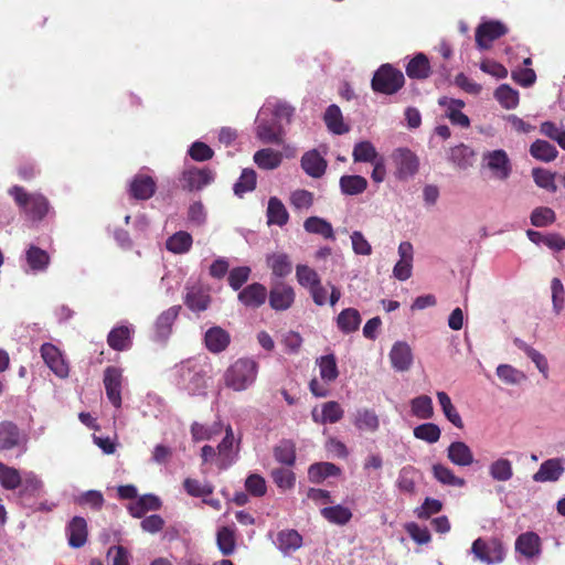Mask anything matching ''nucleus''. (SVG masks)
<instances>
[{
  "instance_id": "f257e3e1",
  "label": "nucleus",
  "mask_w": 565,
  "mask_h": 565,
  "mask_svg": "<svg viewBox=\"0 0 565 565\" xmlns=\"http://www.w3.org/2000/svg\"><path fill=\"white\" fill-rule=\"evenodd\" d=\"M9 194L26 218L32 222L42 221L50 212V202L41 193H29L23 186L13 185Z\"/></svg>"
},
{
  "instance_id": "f03ea898",
  "label": "nucleus",
  "mask_w": 565,
  "mask_h": 565,
  "mask_svg": "<svg viewBox=\"0 0 565 565\" xmlns=\"http://www.w3.org/2000/svg\"><path fill=\"white\" fill-rule=\"evenodd\" d=\"M257 363L247 358L236 360L225 372L224 382L234 391H244L254 383L257 376Z\"/></svg>"
},
{
  "instance_id": "7ed1b4c3",
  "label": "nucleus",
  "mask_w": 565,
  "mask_h": 565,
  "mask_svg": "<svg viewBox=\"0 0 565 565\" xmlns=\"http://www.w3.org/2000/svg\"><path fill=\"white\" fill-rule=\"evenodd\" d=\"M29 434L12 420L0 422V451H18L23 455L28 450Z\"/></svg>"
},
{
  "instance_id": "20e7f679",
  "label": "nucleus",
  "mask_w": 565,
  "mask_h": 565,
  "mask_svg": "<svg viewBox=\"0 0 565 565\" xmlns=\"http://www.w3.org/2000/svg\"><path fill=\"white\" fill-rule=\"evenodd\" d=\"M405 84L404 74L391 64H383L374 73L371 86L375 93L393 95Z\"/></svg>"
},
{
  "instance_id": "39448f33",
  "label": "nucleus",
  "mask_w": 565,
  "mask_h": 565,
  "mask_svg": "<svg viewBox=\"0 0 565 565\" xmlns=\"http://www.w3.org/2000/svg\"><path fill=\"white\" fill-rule=\"evenodd\" d=\"M178 374L179 384L192 395L206 387L204 371L198 364L182 363L178 369Z\"/></svg>"
},
{
  "instance_id": "423d86ee",
  "label": "nucleus",
  "mask_w": 565,
  "mask_h": 565,
  "mask_svg": "<svg viewBox=\"0 0 565 565\" xmlns=\"http://www.w3.org/2000/svg\"><path fill=\"white\" fill-rule=\"evenodd\" d=\"M267 298L273 310L286 311L292 307L296 294L292 286L279 280L271 284Z\"/></svg>"
},
{
  "instance_id": "0eeeda50",
  "label": "nucleus",
  "mask_w": 565,
  "mask_h": 565,
  "mask_svg": "<svg viewBox=\"0 0 565 565\" xmlns=\"http://www.w3.org/2000/svg\"><path fill=\"white\" fill-rule=\"evenodd\" d=\"M471 550L480 561L487 564L500 563L505 555L503 545L498 540H492L490 543H487L482 539H477L472 543Z\"/></svg>"
},
{
  "instance_id": "6e6552de",
  "label": "nucleus",
  "mask_w": 565,
  "mask_h": 565,
  "mask_svg": "<svg viewBox=\"0 0 565 565\" xmlns=\"http://www.w3.org/2000/svg\"><path fill=\"white\" fill-rule=\"evenodd\" d=\"M483 162H486L487 168L495 179L507 180L512 172L511 161L502 149L486 152L483 154Z\"/></svg>"
},
{
  "instance_id": "1a4fd4ad",
  "label": "nucleus",
  "mask_w": 565,
  "mask_h": 565,
  "mask_svg": "<svg viewBox=\"0 0 565 565\" xmlns=\"http://www.w3.org/2000/svg\"><path fill=\"white\" fill-rule=\"evenodd\" d=\"M508 28L500 21L481 23L476 30V43L480 50H488L492 42L505 35Z\"/></svg>"
},
{
  "instance_id": "9d476101",
  "label": "nucleus",
  "mask_w": 565,
  "mask_h": 565,
  "mask_svg": "<svg viewBox=\"0 0 565 565\" xmlns=\"http://www.w3.org/2000/svg\"><path fill=\"white\" fill-rule=\"evenodd\" d=\"M103 382L107 398L109 399L114 407L120 408L122 387L121 370L115 366H107L104 371Z\"/></svg>"
},
{
  "instance_id": "9b49d317",
  "label": "nucleus",
  "mask_w": 565,
  "mask_h": 565,
  "mask_svg": "<svg viewBox=\"0 0 565 565\" xmlns=\"http://www.w3.org/2000/svg\"><path fill=\"white\" fill-rule=\"evenodd\" d=\"M183 302L191 311L199 313L209 308L211 303V296L209 290L201 284H188L185 286Z\"/></svg>"
},
{
  "instance_id": "f8f14e48",
  "label": "nucleus",
  "mask_w": 565,
  "mask_h": 565,
  "mask_svg": "<svg viewBox=\"0 0 565 565\" xmlns=\"http://www.w3.org/2000/svg\"><path fill=\"white\" fill-rule=\"evenodd\" d=\"M157 191L156 180L148 174L138 173L136 174L128 188L129 195L138 201H147L151 199Z\"/></svg>"
},
{
  "instance_id": "ddd939ff",
  "label": "nucleus",
  "mask_w": 565,
  "mask_h": 565,
  "mask_svg": "<svg viewBox=\"0 0 565 565\" xmlns=\"http://www.w3.org/2000/svg\"><path fill=\"white\" fill-rule=\"evenodd\" d=\"M214 181V173L207 168H191L182 173V188L192 192L199 191Z\"/></svg>"
},
{
  "instance_id": "4468645a",
  "label": "nucleus",
  "mask_w": 565,
  "mask_h": 565,
  "mask_svg": "<svg viewBox=\"0 0 565 565\" xmlns=\"http://www.w3.org/2000/svg\"><path fill=\"white\" fill-rule=\"evenodd\" d=\"M41 355L45 364L61 379L67 377L68 364L63 359L61 351L52 343H44L41 347Z\"/></svg>"
},
{
  "instance_id": "2eb2a0df",
  "label": "nucleus",
  "mask_w": 565,
  "mask_h": 565,
  "mask_svg": "<svg viewBox=\"0 0 565 565\" xmlns=\"http://www.w3.org/2000/svg\"><path fill=\"white\" fill-rule=\"evenodd\" d=\"M394 158L396 173L399 179H408L418 171V158L409 149H398Z\"/></svg>"
},
{
  "instance_id": "dca6fc26",
  "label": "nucleus",
  "mask_w": 565,
  "mask_h": 565,
  "mask_svg": "<svg viewBox=\"0 0 565 565\" xmlns=\"http://www.w3.org/2000/svg\"><path fill=\"white\" fill-rule=\"evenodd\" d=\"M267 289L260 282H253L243 288L238 294V300L247 308L257 309L265 303Z\"/></svg>"
},
{
  "instance_id": "f3484780",
  "label": "nucleus",
  "mask_w": 565,
  "mask_h": 565,
  "mask_svg": "<svg viewBox=\"0 0 565 565\" xmlns=\"http://www.w3.org/2000/svg\"><path fill=\"white\" fill-rule=\"evenodd\" d=\"M390 360L394 370L408 371L413 364V352L409 344L404 341L395 342L390 352Z\"/></svg>"
},
{
  "instance_id": "a211bd4d",
  "label": "nucleus",
  "mask_w": 565,
  "mask_h": 565,
  "mask_svg": "<svg viewBox=\"0 0 565 565\" xmlns=\"http://www.w3.org/2000/svg\"><path fill=\"white\" fill-rule=\"evenodd\" d=\"M230 343V333L218 326L211 327L204 334V344L211 353L217 354L225 351Z\"/></svg>"
},
{
  "instance_id": "6ab92c4d",
  "label": "nucleus",
  "mask_w": 565,
  "mask_h": 565,
  "mask_svg": "<svg viewBox=\"0 0 565 565\" xmlns=\"http://www.w3.org/2000/svg\"><path fill=\"white\" fill-rule=\"evenodd\" d=\"M66 534L71 547L84 546L88 536L86 520L82 516H74L66 526Z\"/></svg>"
},
{
  "instance_id": "aec40b11",
  "label": "nucleus",
  "mask_w": 565,
  "mask_h": 565,
  "mask_svg": "<svg viewBox=\"0 0 565 565\" xmlns=\"http://www.w3.org/2000/svg\"><path fill=\"white\" fill-rule=\"evenodd\" d=\"M564 472V467L557 458L543 461L539 470L533 475L535 482H555Z\"/></svg>"
},
{
  "instance_id": "412c9836",
  "label": "nucleus",
  "mask_w": 565,
  "mask_h": 565,
  "mask_svg": "<svg viewBox=\"0 0 565 565\" xmlns=\"http://www.w3.org/2000/svg\"><path fill=\"white\" fill-rule=\"evenodd\" d=\"M447 458L459 467H468L473 463V452L463 441H452L447 448Z\"/></svg>"
},
{
  "instance_id": "4be33fe9",
  "label": "nucleus",
  "mask_w": 565,
  "mask_h": 565,
  "mask_svg": "<svg viewBox=\"0 0 565 565\" xmlns=\"http://www.w3.org/2000/svg\"><path fill=\"white\" fill-rule=\"evenodd\" d=\"M275 460L285 466L294 467L297 459L296 444L291 439H281L273 448Z\"/></svg>"
},
{
  "instance_id": "5701e85b",
  "label": "nucleus",
  "mask_w": 565,
  "mask_h": 565,
  "mask_svg": "<svg viewBox=\"0 0 565 565\" xmlns=\"http://www.w3.org/2000/svg\"><path fill=\"white\" fill-rule=\"evenodd\" d=\"M134 330L127 326L113 328L107 335L108 345L115 351H126L131 348Z\"/></svg>"
},
{
  "instance_id": "b1692460",
  "label": "nucleus",
  "mask_w": 565,
  "mask_h": 565,
  "mask_svg": "<svg viewBox=\"0 0 565 565\" xmlns=\"http://www.w3.org/2000/svg\"><path fill=\"white\" fill-rule=\"evenodd\" d=\"M301 168L312 178H320L327 169V161L317 150L306 152L301 158Z\"/></svg>"
},
{
  "instance_id": "393cba45",
  "label": "nucleus",
  "mask_w": 565,
  "mask_h": 565,
  "mask_svg": "<svg viewBox=\"0 0 565 565\" xmlns=\"http://www.w3.org/2000/svg\"><path fill=\"white\" fill-rule=\"evenodd\" d=\"M266 216L268 225H278L281 227L289 221V213L281 200L277 196L269 198Z\"/></svg>"
},
{
  "instance_id": "a878e982",
  "label": "nucleus",
  "mask_w": 565,
  "mask_h": 565,
  "mask_svg": "<svg viewBox=\"0 0 565 565\" xmlns=\"http://www.w3.org/2000/svg\"><path fill=\"white\" fill-rule=\"evenodd\" d=\"M439 105L448 107V118L452 125H457L462 128H468L470 126L469 117L460 110V108L465 106V103L461 99L443 97L439 99Z\"/></svg>"
},
{
  "instance_id": "bb28decb",
  "label": "nucleus",
  "mask_w": 565,
  "mask_h": 565,
  "mask_svg": "<svg viewBox=\"0 0 565 565\" xmlns=\"http://www.w3.org/2000/svg\"><path fill=\"white\" fill-rule=\"evenodd\" d=\"M430 73V63L424 53L416 54L406 65V74L409 78L426 79Z\"/></svg>"
},
{
  "instance_id": "cd10ccee",
  "label": "nucleus",
  "mask_w": 565,
  "mask_h": 565,
  "mask_svg": "<svg viewBox=\"0 0 565 565\" xmlns=\"http://www.w3.org/2000/svg\"><path fill=\"white\" fill-rule=\"evenodd\" d=\"M254 162L262 170L277 169L282 161L281 152L271 148H264L254 153Z\"/></svg>"
},
{
  "instance_id": "c85d7f7f",
  "label": "nucleus",
  "mask_w": 565,
  "mask_h": 565,
  "mask_svg": "<svg viewBox=\"0 0 565 565\" xmlns=\"http://www.w3.org/2000/svg\"><path fill=\"white\" fill-rule=\"evenodd\" d=\"M341 469L332 462H316L308 469V478L312 483H321L328 477H338Z\"/></svg>"
},
{
  "instance_id": "c756f323",
  "label": "nucleus",
  "mask_w": 565,
  "mask_h": 565,
  "mask_svg": "<svg viewBox=\"0 0 565 565\" xmlns=\"http://www.w3.org/2000/svg\"><path fill=\"white\" fill-rule=\"evenodd\" d=\"M343 409L338 402L330 401L322 405L321 416L317 414V411H312V419L318 424H334L342 419Z\"/></svg>"
},
{
  "instance_id": "7c9ffc66",
  "label": "nucleus",
  "mask_w": 565,
  "mask_h": 565,
  "mask_svg": "<svg viewBox=\"0 0 565 565\" xmlns=\"http://www.w3.org/2000/svg\"><path fill=\"white\" fill-rule=\"evenodd\" d=\"M360 312L355 308L343 309L337 318V327L345 334L356 331L361 324Z\"/></svg>"
},
{
  "instance_id": "2f4dec72",
  "label": "nucleus",
  "mask_w": 565,
  "mask_h": 565,
  "mask_svg": "<svg viewBox=\"0 0 565 565\" xmlns=\"http://www.w3.org/2000/svg\"><path fill=\"white\" fill-rule=\"evenodd\" d=\"M267 265L277 278H285L292 271V263L285 253H275L267 256Z\"/></svg>"
},
{
  "instance_id": "473e14b6",
  "label": "nucleus",
  "mask_w": 565,
  "mask_h": 565,
  "mask_svg": "<svg viewBox=\"0 0 565 565\" xmlns=\"http://www.w3.org/2000/svg\"><path fill=\"white\" fill-rule=\"evenodd\" d=\"M181 306H172L164 310L156 321L157 334L161 339H167L172 331V326L177 320Z\"/></svg>"
},
{
  "instance_id": "72a5a7b5",
  "label": "nucleus",
  "mask_w": 565,
  "mask_h": 565,
  "mask_svg": "<svg viewBox=\"0 0 565 565\" xmlns=\"http://www.w3.org/2000/svg\"><path fill=\"white\" fill-rule=\"evenodd\" d=\"M540 537L534 532L521 534L515 541V550L526 557H534L540 553Z\"/></svg>"
},
{
  "instance_id": "f704fd0d",
  "label": "nucleus",
  "mask_w": 565,
  "mask_h": 565,
  "mask_svg": "<svg viewBox=\"0 0 565 565\" xmlns=\"http://www.w3.org/2000/svg\"><path fill=\"white\" fill-rule=\"evenodd\" d=\"M320 514L329 523H332L335 525H341V526L348 524L353 516L351 510L341 504L326 507L320 510Z\"/></svg>"
},
{
  "instance_id": "c9c22d12",
  "label": "nucleus",
  "mask_w": 565,
  "mask_h": 565,
  "mask_svg": "<svg viewBox=\"0 0 565 565\" xmlns=\"http://www.w3.org/2000/svg\"><path fill=\"white\" fill-rule=\"evenodd\" d=\"M431 472L434 478L444 486L462 488L466 484L463 478L457 477L449 467L443 463L433 465Z\"/></svg>"
},
{
  "instance_id": "e433bc0d",
  "label": "nucleus",
  "mask_w": 565,
  "mask_h": 565,
  "mask_svg": "<svg viewBox=\"0 0 565 565\" xmlns=\"http://www.w3.org/2000/svg\"><path fill=\"white\" fill-rule=\"evenodd\" d=\"M256 136L264 143H274V145H282V131L281 129H276L273 124L265 120H259L256 127Z\"/></svg>"
},
{
  "instance_id": "4c0bfd02",
  "label": "nucleus",
  "mask_w": 565,
  "mask_h": 565,
  "mask_svg": "<svg viewBox=\"0 0 565 565\" xmlns=\"http://www.w3.org/2000/svg\"><path fill=\"white\" fill-rule=\"evenodd\" d=\"M359 430L376 431L380 427V419L373 409H358L353 420Z\"/></svg>"
},
{
  "instance_id": "58836bf2",
  "label": "nucleus",
  "mask_w": 565,
  "mask_h": 565,
  "mask_svg": "<svg viewBox=\"0 0 565 565\" xmlns=\"http://www.w3.org/2000/svg\"><path fill=\"white\" fill-rule=\"evenodd\" d=\"M324 122L330 131L335 135H343L349 127L343 122L341 109L337 105H330L324 113Z\"/></svg>"
},
{
  "instance_id": "ea45409f",
  "label": "nucleus",
  "mask_w": 565,
  "mask_h": 565,
  "mask_svg": "<svg viewBox=\"0 0 565 565\" xmlns=\"http://www.w3.org/2000/svg\"><path fill=\"white\" fill-rule=\"evenodd\" d=\"M302 545V536L296 530H284L277 534L278 548L287 554Z\"/></svg>"
},
{
  "instance_id": "a19ab883",
  "label": "nucleus",
  "mask_w": 565,
  "mask_h": 565,
  "mask_svg": "<svg viewBox=\"0 0 565 565\" xmlns=\"http://www.w3.org/2000/svg\"><path fill=\"white\" fill-rule=\"evenodd\" d=\"M530 153L536 160L551 162L556 159L558 151L556 147L548 141L537 139L531 145Z\"/></svg>"
},
{
  "instance_id": "79ce46f5",
  "label": "nucleus",
  "mask_w": 565,
  "mask_h": 565,
  "mask_svg": "<svg viewBox=\"0 0 565 565\" xmlns=\"http://www.w3.org/2000/svg\"><path fill=\"white\" fill-rule=\"evenodd\" d=\"M341 192L345 195H358L367 188V181L362 175H343L339 181Z\"/></svg>"
},
{
  "instance_id": "37998d69",
  "label": "nucleus",
  "mask_w": 565,
  "mask_h": 565,
  "mask_svg": "<svg viewBox=\"0 0 565 565\" xmlns=\"http://www.w3.org/2000/svg\"><path fill=\"white\" fill-rule=\"evenodd\" d=\"M438 403L445 417L457 428H463V420L446 392H437Z\"/></svg>"
},
{
  "instance_id": "c03bdc74",
  "label": "nucleus",
  "mask_w": 565,
  "mask_h": 565,
  "mask_svg": "<svg viewBox=\"0 0 565 565\" xmlns=\"http://www.w3.org/2000/svg\"><path fill=\"white\" fill-rule=\"evenodd\" d=\"M192 236L184 231H179L170 236L166 242V247L173 254H184L192 247Z\"/></svg>"
},
{
  "instance_id": "a18cd8bd",
  "label": "nucleus",
  "mask_w": 565,
  "mask_h": 565,
  "mask_svg": "<svg viewBox=\"0 0 565 565\" xmlns=\"http://www.w3.org/2000/svg\"><path fill=\"white\" fill-rule=\"evenodd\" d=\"M308 233L319 234L327 239H334V232L331 223L318 216H310L303 223Z\"/></svg>"
},
{
  "instance_id": "49530a36",
  "label": "nucleus",
  "mask_w": 565,
  "mask_h": 565,
  "mask_svg": "<svg viewBox=\"0 0 565 565\" xmlns=\"http://www.w3.org/2000/svg\"><path fill=\"white\" fill-rule=\"evenodd\" d=\"M216 544L224 556H230L236 548V537L233 529L222 526L216 533Z\"/></svg>"
},
{
  "instance_id": "de8ad7c7",
  "label": "nucleus",
  "mask_w": 565,
  "mask_h": 565,
  "mask_svg": "<svg viewBox=\"0 0 565 565\" xmlns=\"http://www.w3.org/2000/svg\"><path fill=\"white\" fill-rule=\"evenodd\" d=\"M290 468L279 467L270 472L274 483L282 491L291 490L296 484V475Z\"/></svg>"
},
{
  "instance_id": "09e8293b",
  "label": "nucleus",
  "mask_w": 565,
  "mask_h": 565,
  "mask_svg": "<svg viewBox=\"0 0 565 565\" xmlns=\"http://www.w3.org/2000/svg\"><path fill=\"white\" fill-rule=\"evenodd\" d=\"M0 484L6 490H15L22 484V477L20 471L14 468L0 462Z\"/></svg>"
},
{
  "instance_id": "8fccbe9b",
  "label": "nucleus",
  "mask_w": 565,
  "mask_h": 565,
  "mask_svg": "<svg viewBox=\"0 0 565 565\" xmlns=\"http://www.w3.org/2000/svg\"><path fill=\"white\" fill-rule=\"evenodd\" d=\"M412 414L420 419H430L434 416L433 401L428 395H419L411 401Z\"/></svg>"
},
{
  "instance_id": "3c124183",
  "label": "nucleus",
  "mask_w": 565,
  "mask_h": 565,
  "mask_svg": "<svg viewBox=\"0 0 565 565\" xmlns=\"http://www.w3.org/2000/svg\"><path fill=\"white\" fill-rule=\"evenodd\" d=\"M257 174L253 169H244L241 177L233 186L235 195L243 198L247 192H252L256 188Z\"/></svg>"
},
{
  "instance_id": "603ef678",
  "label": "nucleus",
  "mask_w": 565,
  "mask_h": 565,
  "mask_svg": "<svg viewBox=\"0 0 565 565\" xmlns=\"http://www.w3.org/2000/svg\"><path fill=\"white\" fill-rule=\"evenodd\" d=\"M320 376L324 382H333L339 375L334 354H328L317 359Z\"/></svg>"
},
{
  "instance_id": "864d4df0",
  "label": "nucleus",
  "mask_w": 565,
  "mask_h": 565,
  "mask_svg": "<svg viewBox=\"0 0 565 565\" xmlns=\"http://www.w3.org/2000/svg\"><path fill=\"white\" fill-rule=\"evenodd\" d=\"M494 97L505 109H514L519 105V92L507 84L495 89Z\"/></svg>"
},
{
  "instance_id": "5fc2aeb1",
  "label": "nucleus",
  "mask_w": 565,
  "mask_h": 565,
  "mask_svg": "<svg viewBox=\"0 0 565 565\" xmlns=\"http://www.w3.org/2000/svg\"><path fill=\"white\" fill-rule=\"evenodd\" d=\"M414 437L428 444H435L440 439L441 430L435 423H425L416 426L413 430Z\"/></svg>"
},
{
  "instance_id": "6e6d98bb",
  "label": "nucleus",
  "mask_w": 565,
  "mask_h": 565,
  "mask_svg": "<svg viewBox=\"0 0 565 565\" xmlns=\"http://www.w3.org/2000/svg\"><path fill=\"white\" fill-rule=\"evenodd\" d=\"M26 262L31 269L44 270L50 263V256L44 249L32 245L26 250Z\"/></svg>"
},
{
  "instance_id": "4d7b16f0",
  "label": "nucleus",
  "mask_w": 565,
  "mask_h": 565,
  "mask_svg": "<svg viewBox=\"0 0 565 565\" xmlns=\"http://www.w3.org/2000/svg\"><path fill=\"white\" fill-rule=\"evenodd\" d=\"M355 162H374L379 157L375 147L370 141L358 142L352 152Z\"/></svg>"
},
{
  "instance_id": "13d9d810",
  "label": "nucleus",
  "mask_w": 565,
  "mask_h": 565,
  "mask_svg": "<svg viewBox=\"0 0 565 565\" xmlns=\"http://www.w3.org/2000/svg\"><path fill=\"white\" fill-rule=\"evenodd\" d=\"M532 177L539 188H542L551 193H555L557 191L555 173L543 168H534L532 170Z\"/></svg>"
},
{
  "instance_id": "bf43d9fd",
  "label": "nucleus",
  "mask_w": 565,
  "mask_h": 565,
  "mask_svg": "<svg viewBox=\"0 0 565 565\" xmlns=\"http://www.w3.org/2000/svg\"><path fill=\"white\" fill-rule=\"evenodd\" d=\"M489 473L497 481H508L513 476L512 463L508 459L500 458L490 465Z\"/></svg>"
},
{
  "instance_id": "052dcab7",
  "label": "nucleus",
  "mask_w": 565,
  "mask_h": 565,
  "mask_svg": "<svg viewBox=\"0 0 565 565\" xmlns=\"http://www.w3.org/2000/svg\"><path fill=\"white\" fill-rule=\"evenodd\" d=\"M183 488L189 495L194 498H203L212 494L214 491V487L211 483H201L199 480L192 478H186L183 481Z\"/></svg>"
},
{
  "instance_id": "680f3d73",
  "label": "nucleus",
  "mask_w": 565,
  "mask_h": 565,
  "mask_svg": "<svg viewBox=\"0 0 565 565\" xmlns=\"http://www.w3.org/2000/svg\"><path fill=\"white\" fill-rule=\"evenodd\" d=\"M296 278L300 286L308 289L320 281L318 273L307 265H297Z\"/></svg>"
},
{
  "instance_id": "e2e57ef3",
  "label": "nucleus",
  "mask_w": 565,
  "mask_h": 565,
  "mask_svg": "<svg viewBox=\"0 0 565 565\" xmlns=\"http://www.w3.org/2000/svg\"><path fill=\"white\" fill-rule=\"evenodd\" d=\"M313 193L298 189L290 194V204L295 210H309L313 204Z\"/></svg>"
},
{
  "instance_id": "0e129e2a",
  "label": "nucleus",
  "mask_w": 565,
  "mask_h": 565,
  "mask_svg": "<svg viewBox=\"0 0 565 565\" xmlns=\"http://www.w3.org/2000/svg\"><path fill=\"white\" fill-rule=\"evenodd\" d=\"M556 215L551 207L540 206L533 210L531 223L536 227H544L555 222Z\"/></svg>"
},
{
  "instance_id": "69168bd1",
  "label": "nucleus",
  "mask_w": 565,
  "mask_h": 565,
  "mask_svg": "<svg viewBox=\"0 0 565 565\" xmlns=\"http://www.w3.org/2000/svg\"><path fill=\"white\" fill-rule=\"evenodd\" d=\"M245 488L249 494L257 498L265 495L267 491L265 479L257 473H252L246 478Z\"/></svg>"
},
{
  "instance_id": "338daca9",
  "label": "nucleus",
  "mask_w": 565,
  "mask_h": 565,
  "mask_svg": "<svg viewBox=\"0 0 565 565\" xmlns=\"http://www.w3.org/2000/svg\"><path fill=\"white\" fill-rule=\"evenodd\" d=\"M497 375L507 384H518L525 377L523 372L509 364H500L497 367Z\"/></svg>"
},
{
  "instance_id": "774afa93",
  "label": "nucleus",
  "mask_w": 565,
  "mask_h": 565,
  "mask_svg": "<svg viewBox=\"0 0 565 565\" xmlns=\"http://www.w3.org/2000/svg\"><path fill=\"white\" fill-rule=\"evenodd\" d=\"M188 154L198 162L207 161L213 158V149L202 141H195L191 145L188 150Z\"/></svg>"
}]
</instances>
